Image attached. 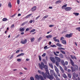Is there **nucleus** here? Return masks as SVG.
I'll use <instances>...</instances> for the list:
<instances>
[{"label": "nucleus", "mask_w": 80, "mask_h": 80, "mask_svg": "<svg viewBox=\"0 0 80 80\" xmlns=\"http://www.w3.org/2000/svg\"><path fill=\"white\" fill-rule=\"evenodd\" d=\"M41 73L43 75L44 78H45V79H46V76H45V73H44L43 72H42Z\"/></svg>", "instance_id": "19"}, {"label": "nucleus", "mask_w": 80, "mask_h": 80, "mask_svg": "<svg viewBox=\"0 0 80 80\" xmlns=\"http://www.w3.org/2000/svg\"><path fill=\"white\" fill-rule=\"evenodd\" d=\"M27 39L22 40L21 42V43H22V44H25V43H27Z\"/></svg>", "instance_id": "4"}, {"label": "nucleus", "mask_w": 80, "mask_h": 80, "mask_svg": "<svg viewBox=\"0 0 80 80\" xmlns=\"http://www.w3.org/2000/svg\"><path fill=\"white\" fill-rule=\"evenodd\" d=\"M74 15H75L76 16H78V15H79V13H73Z\"/></svg>", "instance_id": "39"}, {"label": "nucleus", "mask_w": 80, "mask_h": 80, "mask_svg": "<svg viewBox=\"0 0 80 80\" xmlns=\"http://www.w3.org/2000/svg\"><path fill=\"white\" fill-rule=\"evenodd\" d=\"M19 30L20 32H23L25 31V29L22 27Z\"/></svg>", "instance_id": "8"}, {"label": "nucleus", "mask_w": 80, "mask_h": 80, "mask_svg": "<svg viewBox=\"0 0 80 80\" xmlns=\"http://www.w3.org/2000/svg\"><path fill=\"white\" fill-rule=\"evenodd\" d=\"M58 50H65V48H58Z\"/></svg>", "instance_id": "35"}, {"label": "nucleus", "mask_w": 80, "mask_h": 80, "mask_svg": "<svg viewBox=\"0 0 80 80\" xmlns=\"http://www.w3.org/2000/svg\"><path fill=\"white\" fill-rule=\"evenodd\" d=\"M47 38H52V36L51 35H49L46 36Z\"/></svg>", "instance_id": "20"}, {"label": "nucleus", "mask_w": 80, "mask_h": 80, "mask_svg": "<svg viewBox=\"0 0 80 80\" xmlns=\"http://www.w3.org/2000/svg\"><path fill=\"white\" fill-rule=\"evenodd\" d=\"M38 75H37L35 76V77L37 80H40V76H39Z\"/></svg>", "instance_id": "13"}, {"label": "nucleus", "mask_w": 80, "mask_h": 80, "mask_svg": "<svg viewBox=\"0 0 80 80\" xmlns=\"http://www.w3.org/2000/svg\"><path fill=\"white\" fill-rule=\"evenodd\" d=\"M54 26V25H50L49 26V27H53Z\"/></svg>", "instance_id": "58"}, {"label": "nucleus", "mask_w": 80, "mask_h": 80, "mask_svg": "<svg viewBox=\"0 0 80 80\" xmlns=\"http://www.w3.org/2000/svg\"><path fill=\"white\" fill-rule=\"evenodd\" d=\"M55 59L58 62H61V59L58 57L57 56L55 57Z\"/></svg>", "instance_id": "6"}, {"label": "nucleus", "mask_w": 80, "mask_h": 80, "mask_svg": "<svg viewBox=\"0 0 80 80\" xmlns=\"http://www.w3.org/2000/svg\"><path fill=\"white\" fill-rule=\"evenodd\" d=\"M61 64L63 66H65V62H64V61L63 60H61Z\"/></svg>", "instance_id": "23"}, {"label": "nucleus", "mask_w": 80, "mask_h": 80, "mask_svg": "<svg viewBox=\"0 0 80 80\" xmlns=\"http://www.w3.org/2000/svg\"><path fill=\"white\" fill-rule=\"evenodd\" d=\"M40 79L41 80H45V79H44L43 78V77H42V76H40Z\"/></svg>", "instance_id": "38"}, {"label": "nucleus", "mask_w": 80, "mask_h": 80, "mask_svg": "<svg viewBox=\"0 0 80 80\" xmlns=\"http://www.w3.org/2000/svg\"><path fill=\"white\" fill-rule=\"evenodd\" d=\"M50 72L51 75H53V74H54V73H55V72H54V71H53V70H50Z\"/></svg>", "instance_id": "18"}, {"label": "nucleus", "mask_w": 80, "mask_h": 80, "mask_svg": "<svg viewBox=\"0 0 80 80\" xmlns=\"http://www.w3.org/2000/svg\"><path fill=\"white\" fill-rule=\"evenodd\" d=\"M71 9L72 8L70 7H67L66 8H65V10L67 11L71 10Z\"/></svg>", "instance_id": "14"}, {"label": "nucleus", "mask_w": 80, "mask_h": 80, "mask_svg": "<svg viewBox=\"0 0 80 80\" xmlns=\"http://www.w3.org/2000/svg\"><path fill=\"white\" fill-rule=\"evenodd\" d=\"M67 5V4L63 5L62 6V8H64L65 7H66Z\"/></svg>", "instance_id": "41"}, {"label": "nucleus", "mask_w": 80, "mask_h": 80, "mask_svg": "<svg viewBox=\"0 0 80 80\" xmlns=\"http://www.w3.org/2000/svg\"><path fill=\"white\" fill-rule=\"evenodd\" d=\"M17 61L18 62H21V61H22V59H18L17 60Z\"/></svg>", "instance_id": "49"}, {"label": "nucleus", "mask_w": 80, "mask_h": 80, "mask_svg": "<svg viewBox=\"0 0 80 80\" xmlns=\"http://www.w3.org/2000/svg\"><path fill=\"white\" fill-rule=\"evenodd\" d=\"M63 78H67V75L65 73H63Z\"/></svg>", "instance_id": "24"}, {"label": "nucleus", "mask_w": 80, "mask_h": 80, "mask_svg": "<svg viewBox=\"0 0 80 80\" xmlns=\"http://www.w3.org/2000/svg\"><path fill=\"white\" fill-rule=\"evenodd\" d=\"M57 73V74L58 75V77H60V74L59 72H58Z\"/></svg>", "instance_id": "45"}, {"label": "nucleus", "mask_w": 80, "mask_h": 80, "mask_svg": "<svg viewBox=\"0 0 80 80\" xmlns=\"http://www.w3.org/2000/svg\"><path fill=\"white\" fill-rule=\"evenodd\" d=\"M56 45H57V46H58V47H62V44L59 43H57L56 44Z\"/></svg>", "instance_id": "32"}, {"label": "nucleus", "mask_w": 80, "mask_h": 80, "mask_svg": "<svg viewBox=\"0 0 80 80\" xmlns=\"http://www.w3.org/2000/svg\"><path fill=\"white\" fill-rule=\"evenodd\" d=\"M49 66H50L51 68H53V65L52 63H49Z\"/></svg>", "instance_id": "34"}, {"label": "nucleus", "mask_w": 80, "mask_h": 80, "mask_svg": "<svg viewBox=\"0 0 80 80\" xmlns=\"http://www.w3.org/2000/svg\"><path fill=\"white\" fill-rule=\"evenodd\" d=\"M40 17V16H38L36 18H35V20H37L38 18H39V17Z\"/></svg>", "instance_id": "60"}, {"label": "nucleus", "mask_w": 80, "mask_h": 80, "mask_svg": "<svg viewBox=\"0 0 80 80\" xmlns=\"http://www.w3.org/2000/svg\"><path fill=\"white\" fill-rule=\"evenodd\" d=\"M58 3H61V1L60 0L58 1L55 2L56 4H57Z\"/></svg>", "instance_id": "33"}, {"label": "nucleus", "mask_w": 80, "mask_h": 80, "mask_svg": "<svg viewBox=\"0 0 80 80\" xmlns=\"http://www.w3.org/2000/svg\"><path fill=\"white\" fill-rule=\"evenodd\" d=\"M38 57L40 61H41V60H42V58H41V56H39Z\"/></svg>", "instance_id": "46"}, {"label": "nucleus", "mask_w": 80, "mask_h": 80, "mask_svg": "<svg viewBox=\"0 0 80 80\" xmlns=\"http://www.w3.org/2000/svg\"><path fill=\"white\" fill-rule=\"evenodd\" d=\"M39 67L40 68L41 70H43V68H44V67L45 66V65L44 64V63L43 62H41V64L39 63Z\"/></svg>", "instance_id": "1"}, {"label": "nucleus", "mask_w": 80, "mask_h": 80, "mask_svg": "<svg viewBox=\"0 0 80 80\" xmlns=\"http://www.w3.org/2000/svg\"><path fill=\"white\" fill-rule=\"evenodd\" d=\"M76 77H78V74H76L75 72H74L72 73V79L73 80H75V79Z\"/></svg>", "instance_id": "2"}, {"label": "nucleus", "mask_w": 80, "mask_h": 80, "mask_svg": "<svg viewBox=\"0 0 80 80\" xmlns=\"http://www.w3.org/2000/svg\"><path fill=\"white\" fill-rule=\"evenodd\" d=\"M55 42H58V43H60V41L58 39H56L55 41H54Z\"/></svg>", "instance_id": "54"}, {"label": "nucleus", "mask_w": 80, "mask_h": 80, "mask_svg": "<svg viewBox=\"0 0 80 80\" xmlns=\"http://www.w3.org/2000/svg\"><path fill=\"white\" fill-rule=\"evenodd\" d=\"M55 63L57 67H59V62H56Z\"/></svg>", "instance_id": "36"}, {"label": "nucleus", "mask_w": 80, "mask_h": 80, "mask_svg": "<svg viewBox=\"0 0 80 80\" xmlns=\"http://www.w3.org/2000/svg\"><path fill=\"white\" fill-rule=\"evenodd\" d=\"M36 8H37L36 6H34L32 9V12H34L36 10Z\"/></svg>", "instance_id": "17"}, {"label": "nucleus", "mask_w": 80, "mask_h": 80, "mask_svg": "<svg viewBox=\"0 0 80 80\" xmlns=\"http://www.w3.org/2000/svg\"><path fill=\"white\" fill-rule=\"evenodd\" d=\"M62 43H63V44H67V42H66V41H65V40H63L62 41Z\"/></svg>", "instance_id": "28"}, {"label": "nucleus", "mask_w": 80, "mask_h": 80, "mask_svg": "<svg viewBox=\"0 0 80 80\" xmlns=\"http://www.w3.org/2000/svg\"><path fill=\"white\" fill-rule=\"evenodd\" d=\"M68 77L69 78H72V75L70 73H68Z\"/></svg>", "instance_id": "29"}, {"label": "nucleus", "mask_w": 80, "mask_h": 80, "mask_svg": "<svg viewBox=\"0 0 80 80\" xmlns=\"http://www.w3.org/2000/svg\"><path fill=\"white\" fill-rule=\"evenodd\" d=\"M60 52H62L63 54H65V52H64L63 51H62V50H61Z\"/></svg>", "instance_id": "44"}, {"label": "nucleus", "mask_w": 80, "mask_h": 80, "mask_svg": "<svg viewBox=\"0 0 80 80\" xmlns=\"http://www.w3.org/2000/svg\"><path fill=\"white\" fill-rule=\"evenodd\" d=\"M64 38L61 37V38L60 40H62V41H63V40H64Z\"/></svg>", "instance_id": "53"}, {"label": "nucleus", "mask_w": 80, "mask_h": 80, "mask_svg": "<svg viewBox=\"0 0 80 80\" xmlns=\"http://www.w3.org/2000/svg\"><path fill=\"white\" fill-rule=\"evenodd\" d=\"M48 17V15H46L44 17L42 18L41 19L42 21H43V20H44L45 18H47Z\"/></svg>", "instance_id": "16"}, {"label": "nucleus", "mask_w": 80, "mask_h": 80, "mask_svg": "<svg viewBox=\"0 0 80 80\" xmlns=\"http://www.w3.org/2000/svg\"><path fill=\"white\" fill-rule=\"evenodd\" d=\"M29 30V28H27L26 29V31H28Z\"/></svg>", "instance_id": "64"}, {"label": "nucleus", "mask_w": 80, "mask_h": 80, "mask_svg": "<svg viewBox=\"0 0 80 80\" xmlns=\"http://www.w3.org/2000/svg\"><path fill=\"white\" fill-rule=\"evenodd\" d=\"M34 40H35V38H32L31 39V42H33Z\"/></svg>", "instance_id": "27"}, {"label": "nucleus", "mask_w": 80, "mask_h": 80, "mask_svg": "<svg viewBox=\"0 0 80 80\" xmlns=\"http://www.w3.org/2000/svg\"><path fill=\"white\" fill-rule=\"evenodd\" d=\"M13 55H12L11 57L10 58V59H12V58H13Z\"/></svg>", "instance_id": "59"}, {"label": "nucleus", "mask_w": 80, "mask_h": 80, "mask_svg": "<svg viewBox=\"0 0 80 80\" xmlns=\"http://www.w3.org/2000/svg\"><path fill=\"white\" fill-rule=\"evenodd\" d=\"M59 52L58 51H56V52H54V54L56 56H58V54H59Z\"/></svg>", "instance_id": "11"}, {"label": "nucleus", "mask_w": 80, "mask_h": 80, "mask_svg": "<svg viewBox=\"0 0 80 80\" xmlns=\"http://www.w3.org/2000/svg\"><path fill=\"white\" fill-rule=\"evenodd\" d=\"M50 59L51 61L53 63H55V58L50 57Z\"/></svg>", "instance_id": "5"}, {"label": "nucleus", "mask_w": 80, "mask_h": 80, "mask_svg": "<svg viewBox=\"0 0 80 80\" xmlns=\"http://www.w3.org/2000/svg\"><path fill=\"white\" fill-rule=\"evenodd\" d=\"M13 27H14V24H12V25L11 28H13Z\"/></svg>", "instance_id": "57"}, {"label": "nucleus", "mask_w": 80, "mask_h": 80, "mask_svg": "<svg viewBox=\"0 0 80 80\" xmlns=\"http://www.w3.org/2000/svg\"><path fill=\"white\" fill-rule=\"evenodd\" d=\"M54 67H55V70L56 72L57 73H58V72H59V71L58 70V69L57 67V66H55Z\"/></svg>", "instance_id": "15"}, {"label": "nucleus", "mask_w": 80, "mask_h": 80, "mask_svg": "<svg viewBox=\"0 0 80 80\" xmlns=\"http://www.w3.org/2000/svg\"><path fill=\"white\" fill-rule=\"evenodd\" d=\"M53 75L56 78H58V76H57V74L55 73H54Z\"/></svg>", "instance_id": "37"}, {"label": "nucleus", "mask_w": 80, "mask_h": 80, "mask_svg": "<svg viewBox=\"0 0 80 80\" xmlns=\"http://www.w3.org/2000/svg\"><path fill=\"white\" fill-rule=\"evenodd\" d=\"M20 55L21 56H23V55H25V53H22L20 54Z\"/></svg>", "instance_id": "51"}, {"label": "nucleus", "mask_w": 80, "mask_h": 80, "mask_svg": "<svg viewBox=\"0 0 80 80\" xmlns=\"http://www.w3.org/2000/svg\"><path fill=\"white\" fill-rule=\"evenodd\" d=\"M59 68H60V70L61 71L62 73H64V70H63L62 67H61V66H59Z\"/></svg>", "instance_id": "12"}, {"label": "nucleus", "mask_w": 80, "mask_h": 80, "mask_svg": "<svg viewBox=\"0 0 80 80\" xmlns=\"http://www.w3.org/2000/svg\"><path fill=\"white\" fill-rule=\"evenodd\" d=\"M42 40V37H40L38 40V42H39L40 41V40Z\"/></svg>", "instance_id": "50"}, {"label": "nucleus", "mask_w": 80, "mask_h": 80, "mask_svg": "<svg viewBox=\"0 0 80 80\" xmlns=\"http://www.w3.org/2000/svg\"><path fill=\"white\" fill-rule=\"evenodd\" d=\"M17 2L18 4H19V3H20V1L19 0H18Z\"/></svg>", "instance_id": "62"}, {"label": "nucleus", "mask_w": 80, "mask_h": 80, "mask_svg": "<svg viewBox=\"0 0 80 80\" xmlns=\"http://www.w3.org/2000/svg\"><path fill=\"white\" fill-rule=\"evenodd\" d=\"M26 23H27V22H25L24 23H22V26H23V25H25V24H26Z\"/></svg>", "instance_id": "48"}, {"label": "nucleus", "mask_w": 80, "mask_h": 80, "mask_svg": "<svg viewBox=\"0 0 80 80\" xmlns=\"http://www.w3.org/2000/svg\"><path fill=\"white\" fill-rule=\"evenodd\" d=\"M48 78L49 79H53V77L52 75L50 76V75Z\"/></svg>", "instance_id": "21"}, {"label": "nucleus", "mask_w": 80, "mask_h": 80, "mask_svg": "<svg viewBox=\"0 0 80 80\" xmlns=\"http://www.w3.org/2000/svg\"><path fill=\"white\" fill-rule=\"evenodd\" d=\"M51 47H56V45H51Z\"/></svg>", "instance_id": "47"}, {"label": "nucleus", "mask_w": 80, "mask_h": 80, "mask_svg": "<svg viewBox=\"0 0 80 80\" xmlns=\"http://www.w3.org/2000/svg\"><path fill=\"white\" fill-rule=\"evenodd\" d=\"M70 61L71 62V64L72 65V66H73V65H74V62H73V61L72 60V59H70Z\"/></svg>", "instance_id": "22"}, {"label": "nucleus", "mask_w": 80, "mask_h": 80, "mask_svg": "<svg viewBox=\"0 0 80 80\" xmlns=\"http://www.w3.org/2000/svg\"><path fill=\"white\" fill-rule=\"evenodd\" d=\"M30 80H35L34 79V78L33 77H31L30 78Z\"/></svg>", "instance_id": "55"}, {"label": "nucleus", "mask_w": 80, "mask_h": 80, "mask_svg": "<svg viewBox=\"0 0 80 80\" xmlns=\"http://www.w3.org/2000/svg\"><path fill=\"white\" fill-rule=\"evenodd\" d=\"M73 67H74L75 70H78V66L76 65H73Z\"/></svg>", "instance_id": "9"}, {"label": "nucleus", "mask_w": 80, "mask_h": 80, "mask_svg": "<svg viewBox=\"0 0 80 80\" xmlns=\"http://www.w3.org/2000/svg\"><path fill=\"white\" fill-rule=\"evenodd\" d=\"M68 73H70V72H71V70L70 69H68Z\"/></svg>", "instance_id": "56"}, {"label": "nucleus", "mask_w": 80, "mask_h": 80, "mask_svg": "<svg viewBox=\"0 0 80 80\" xmlns=\"http://www.w3.org/2000/svg\"><path fill=\"white\" fill-rule=\"evenodd\" d=\"M72 35H73V33H71L68 34H66L65 35L66 37L67 38H70V37H72Z\"/></svg>", "instance_id": "3"}, {"label": "nucleus", "mask_w": 80, "mask_h": 80, "mask_svg": "<svg viewBox=\"0 0 80 80\" xmlns=\"http://www.w3.org/2000/svg\"><path fill=\"white\" fill-rule=\"evenodd\" d=\"M56 80H60V79L58 77L56 78Z\"/></svg>", "instance_id": "61"}, {"label": "nucleus", "mask_w": 80, "mask_h": 80, "mask_svg": "<svg viewBox=\"0 0 80 80\" xmlns=\"http://www.w3.org/2000/svg\"><path fill=\"white\" fill-rule=\"evenodd\" d=\"M59 56L60 57V58H63V55H62V54H60L59 55Z\"/></svg>", "instance_id": "30"}, {"label": "nucleus", "mask_w": 80, "mask_h": 80, "mask_svg": "<svg viewBox=\"0 0 80 80\" xmlns=\"http://www.w3.org/2000/svg\"><path fill=\"white\" fill-rule=\"evenodd\" d=\"M46 56V53H44L43 55H42V57H45Z\"/></svg>", "instance_id": "52"}, {"label": "nucleus", "mask_w": 80, "mask_h": 80, "mask_svg": "<svg viewBox=\"0 0 80 80\" xmlns=\"http://www.w3.org/2000/svg\"><path fill=\"white\" fill-rule=\"evenodd\" d=\"M8 7L9 8H12V4L11 2H9L8 4Z\"/></svg>", "instance_id": "26"}, {"label": "nucleus", "mask_w": 80, "mask_h": 80, "mask_svg": "<svg viewBox=\"0 0 80 80\" xmlns=\"http://www.w3.org/2000/svg\"><path fill=\"white\" fill-rule=\"evenodd\" d=\"M46 72L45 73V75L46 77L48 78V77H49V76H50V73H49V72H48H48H47V71H46Z\"/></svg>", "instance_id": "7"}, {"label": "nucleus", "mask_w": 80, "mask_h": 80, "mask_svg": "<svg viewBox=\"0 0 80 80\" xmlns=\"http://www.w3.org/2000/svg\"><path fill=\"white\" fill-rule=\"evenodd\" d=\"M44 68H45L46 71H47V72H48V66L47 65H45Z\"/></svg>", "instance_id": "10"}, {"label": "nucleus", "mask_w": 80, "mask_h": 80, "mask_svg": "<svg viewBox=\"0 0 80 80\" xmlns=\"http://www.w3.org/2000/svg\"><path fill=\"white\" fill-rule=\"evenodd\" d=\"M71 68L72 70V72H75V69L73 68V67L72 66L71 67Z\"/></svg>", "instance_id": "25"}, {"label": "nucleus", "mask_w": 80, "mask_h": 80, "mask_svg": "<svg viewBox=\"0 0 80 80\" xmlns=\"http://www.w3.org/2000/svg\"><path fill=\"white\" fill-rule=\"evenodd\" d=\"M20 52V50H18L16 52V53H18V52Z\"/></svg>", "instance_id": "63"}, {"label": "nucleus", "mask_w": 80, "mask_h": 80, "mask_svg": "<svg viewBox=\"0 0 80 80\" xmlns=\"http://www.w3.org/2000/svg\"><path fill=\"white\" fill-rule=\"evenodd\" d=\"M35 29H32V30H31L30 31V33H32V32H35Z\"/></svg>", "instance_id": "40"}, {"label": "nucleus", "mask_w": 80, "mask_h": 80, "mask_svg": "<svg viewBox=\"0 0 80 80\" xmlns=\"http://www.w3.org/2000/svg\"><path fill=\"white\" fill-rule=\"evenodd\" d=\"M7 19L6 18H4L2 19V21L4 22H5V21H7Z\"/></svg>", "instance_id": "43"}, {"label": "nucleus", "mask_w": 80, "mask_h": 80, "mask_svg": "<svg viewBox=\"0 0 80 80\" xmlns=\"http://www.w3.org/2000/svg\"><path fill=\"white\" fill-rule=\"evenodd\" d=\"M32 14H30L28 16H27L26 17H25V18H28L29 17H30L31 15H32Z\"/></svg>", "instance_id": "31"}, {"label": "nucleus", "mask_w": 80, "mask_h": 80, "mask_svg": "<svg viewBox=\"0 0 80 80\" xmlns=\"http://www.w3.org/2000/svg\"><path fill=\"white\" fill-rule=\"evenodd\" d=\"M64 70H66V71H67V67H66V66H65L64 67Z\"/></svg>", "instance_id": "42"}]
</instances>
